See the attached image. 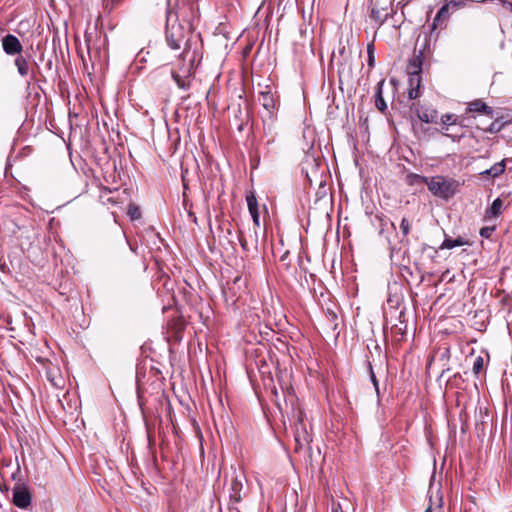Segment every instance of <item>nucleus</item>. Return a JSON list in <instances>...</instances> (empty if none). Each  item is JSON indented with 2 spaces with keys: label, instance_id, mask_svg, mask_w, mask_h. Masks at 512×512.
<instances>
[{
  "label": "nucleus",
  "instance_id": "nucleus-1",
  "mask_svg": "<svg viewBox=\"0 0 512 512\" xmlns=\"http://www.w3.org/2000/svg\"><path fill=\"white\" fill-rule=\"evenodd\" d=\"M193 43L186 41L185 47L179 56L177 70H172V78L180 89L187 90L190 87L189 77L193 73L196 64L201 59V53Z\"/></svg>",
  "mask_w": 512,
  "mask_h": 512
},
{
  "label": "nucleus",
  "instance_id": "nucleus-2",
  "mask_svg": "<svg viewBox=\"0 0 512 512\" xmlns=\"http://www.w3.org/2000/svg\"><path fill=\"white\" fill-rule=\"evenodd\" d=\"M419 182L425 183L428 190L435 196L444 200H449L459 191L460 182L454 178L444 176L424 177L413 175Z\"/></svg>",
  "mask_w": 512,
  "mask_h": 512
},
{
  "label": "nucleus",
  "instance_id": "nucleus-3",
  "mask_svg": "<svg viewBox=\"0 0 512 512\" xmlns=\"http://www.w3.org/2000/svg\"><path fill=\"white\" fill-rule=\"evenodd\" d=\"M191 34L190 23H181L176 14L169 13L166 23V42L171 49L178 50L186 41L192 42L188 37Z\"/></svg>",
  "mask_w": 512,
  "mask_h": 512
},
{
  "label": "nucleus",
  "instance_id": "nucleus-4",
  "mask_svg": "<svg viewBox=\"0 0 512 512\" xmlns=\"http://www.w3.org/2000/svg\"><path fill=\"white\" fill-rule=\"evenodd\" d=\"M259 102L267 112V114L263 117L264 127H268V129L271 130L274 123L277 107L272 88L269 85H265L263 89L259 91Z\"/></svg>",
  "mask_w": 512,
  "mask_h": 512
},
{
  "label": "nucleus",
  "instance_id": "nucleus-5",
  "mask_svg": "<svg viewBox=\"0 0 512 512\" xmlns=\"http://www.w3.org/2000/svg\"><path fill=\"white\" fill-rule=\"evenodd\" d=\"M371 5V18L381 25L392 12V2L391 0H371Z\"/></svg>",
  "mask_w": 512,
  "mask_h": 512
},
{
  "label": "nucleus",
  "instance_id": "nucleus-6",
  "mask_svg": "<svg viewBox=\"0 0 512 512\" xmlns=\"http://www.w3.org/2000/svg\"><path fill=\"white\" fill-rule=\"evenodd\" d=\"M243 479L244 476L241 477L235 475L231 479L230 487H229V497L232 504H237L241 502L244 492H243Z\"/></svg>",
  "mask_w": 512,
  "mask_h": 512
},
{
  "label": "nucleus",
  "instance_id": "nucleus-7",
  "mask_svg": "<svg viewBox=\"0 0 512 512\" xmlns=\"http://www.w3.org/2000/svg\"><path fill=\"white\" fill-rule=\"evenodd\" d=\"M13 503L21 509H26L31 504V494L26 487L16 486L14 488Z\"/></svg>",
  "mask_w": 512,
  "mask_h": 512
},
{
  "label": "nucleus",
  "instance_id": "nucleus-8",
  "mask_svg": "<svg viewBox=\"0 0 512 512\" xmlns=\"http://www.w3.org/2000/svg\"><path fill=\"white\" fill-rule=\"evenodd\" d=\"M2 47L8 55H16L22 52V45L19 39L12 34H8L2 39Z\"/></svg>",
  "mask_w": 512,
  "mask_h": 512
},
{
  "label": "nucleus",
  "instance_id": "nucleus-9",
  "mask_svg": "<svg viewBox=\"0 0 512 512\" xmlns=\"http://www.w3.org/2000/svg\"><path fill=\"white\" fill-rule=\"evenodd\" d=\"M246 202L248 206L249 213L252 217V220L257 228L260 227V214L258 209V202L254 193H250L246 196Z\"/></svg>",
  "mask_w": 512,
  "mask_h": 512
},
{
  "label": "nucleus",
  "instance_id": "nucleus-10",
  "mask_svg": "<svg viewBox=\"0 0 512 512\" xmlns=\"http://www.w3.org/2000/svg\"><path fill=\"white\" fill-rule=\"evenodd\" d=\"M408 98L416 99L420 96L421 74L409 73Z\"/></svg>",
  "mask_w": 512,
  "mask_h": 512
},
{
  "label": "nucleus",
  "instance_id": "nucleus-11",
  "mask_svg": "<svg viewBox=\"0 0 512 512\" xmlns=\"http://www.w3.org/2000/svg\"><path fill=\"white\" fill-rule=\"evenodd\" d=\"M467 111L478 112L490 116L493 114V109L480 99L470 102Z\"/></svg>",
  "mask_w": 512,
  "mask_h": 512
},
{
  "label": "nucleus",
  "instance_id": "nucleus-12",
  "mask_svg": "<svg viewBox=\"0 0 512 512\" xmlns=\"http://www.w3.org/2000/svg\"><path fill=\"white\" fill-rule=\"evenodd\" d=\"M505 160H502L500 162L495 163L493 166H491L489 169H486L480 173L483 177H492L496 178L502 175L505 171Z\"/></svg>",
  "mask_w": 512,
  "mask_h": 512
},
{
  "label": "nucleus",
  "instance_id": "nucleus-13",
  "mask_svg": "<svg viewBox=\"0 0 512 512\" xmlns=\"http://www.w3.org/2000/svg\"><path fill=\"white\" fill-rule=\"evenodd\" d=\"M383 85H384V80L379 81L376 86V92H375V105H376L377 109L381 112H385V110L387 109V104L383 98V91H382Z\"/></svg>",
  "mask_w": 512,
  "mask_h": 512
},
{
  "label": "nucleus",
  "instance_id": "nucleus-14",
  "mask_svg": "<svg viewBox=\"0 0 512 512\" xmlns=\"http://www.w3.org/2000/svg\"><path fill=\"white\" fill-rule=\"evenodd\" d=\"M441 121H442V124L445 125V127H443V131L442 133L445 135V136H449V137H452L453 140L456 139V137L452 136V134L449 133L450 131V127L452 125H455L456 124V121H457V117L454 115V114H446V115H443L441 117Z\"/></svg>",
  "mask_w": 512,
  "mask_h": 512
},
{
  "label": "nucleus",
  "instance_id": "nucleus-15",
  "mask_svg": "<svg viewBox=\"0 0 512 512\" xmlns=\"http://www.w3.org/2000/svg\"><path fill=\"white\" fill-rule=\"evenodd\" d=\"M422 63H423L422 53H420L419 55H415L413 58H411L409 60L408 67H407L408 74L409 73L421 74Z\"/></svg>",
  "mask_w": 512,
  "mask_h": 512
},
{
  "label": "nucleus",
  "instance_id": "nucleus-16",
  "mask_svg": "<svg viewBox=\"0 0 512 512\" xmlns=\"http://www.w3.org/2000/svg\"><path fill=\"white\" fill-rule=\"evenodd\" d=\"M15 66L17 67L18 73L22 77H26L29 74V64H28V61L22 55H19L15 59Z\"/></svg>",
  "mask_w": 512,
  "mask_h": 512
},
{
  "label": "nucleus",
  "instance_id": "nucleus-17",
  "mask_svg": "<svg viewBox=\"0 0 512 512\" xmlns=\"http://www.w3.org/2000/svg\"><path fill=\"white\" fill-rule=\"evenodd\" d=\"M503 202L500 198H496L490 208L486 210L487 217H498L501 214Z\"/></svg>",
  "mask_w": 512,
  "mask_h": 512
},
{
  "label": "nucleus",
  "instance_id": "nucleus-18",
  "mask_svg": "<svg viewBox=\"0 0 512 512\" xmlns=\"http://www.w3.org/2000/svg\"><path fill=\"white\" fill-rule=\"evenodd\" d=\"M466 243L467 242L462 237H458L456 239L445 238V240L443 241L440 248L441 249H452V248H455L458 246H463Z\"/></svg>",
  "mask_w": 512,
  "mask_h": 512
},
{
  "label": "nucleus",
  "instance_id": "nucleus-19",
  "mask_svg": "<svg viewBox=\"0 0 512 512\" xmlns=\"http://www.w3.org/2000/svg\"><path fill=\"white\" fill-rule=\"evenodd\" d=\"M47 378L55 388H61L63 386V379L60 376L53 375L52 371H47Z\"/></svg>",
  "mask_w": 512,
  "mask_h": 512
},
{
  "label": "nucleus",
  "instance_id": "nucleus-20",
  "mask_svg": "<svg viewBox=\"0 0 512 512\" xmlns=\"http://www.w3.org/2000/svg\"><path fill=\"white\" fill-rule=\"evenodd\" d=\"M295 438H299L303 441H310L309 435L306 429L303 427L302 422H300L299 425L296 426Z\"/></svg>",
  "mask_w": 512,
  "mask_h": 512
},
{
  "label": "nucleus",
  "instance_id": "nucleus-21",
  "mask_svg": "<svg viewBox=\"0 0 512 512\" xmlns=\"http://www.w3.org/2000/svg\"><path fill=\"white\" fill-rule=\"evenodd\" d=\"M400 229H401V232H402V235H403V239H402V241H403L404 239H406V240H407V237H408V235H409V233H410V229H411V223H410V221H409L407 218H405V217H404V218L401 220V223H400Z\"/></svg>",
  "mask_w": 512,
  "mask_h": 512
},
{
  "label": "nucleus",
  "instance_id": "nucleus-22",
  "mask_svg": "<svg viewBox=\"0 0 512 512\" xmlns=\"http://www.w3.org/2000/svg\"><path fill=\"white\" fill-rule=\"evenodd\" d=\"M483 367H484V359L482 356H478L473 363V368H472L473 373L476 375L479 374L482 371Z\"/></svg>",
  "mask_w": 512,
  "mask_h": 512
},
{
  "label": "nucleus",
  "instance_id": "nucleus-23",
  "mask_svg": "<svg viewBox=\"0 0 512 512\" xmlns=\"http://www.w3.org/2000/svg\"><path fill=\"white\" fill-rule=\"evenodd\" d=\"M367 54H368V66L373 68L375 65V56H374V45L373 43L368 44L367 46Z\"/></svg>",
  "mask_w": 512,
  "mask_h": 512
},
{
  "label": "nucleus",
  "instance_id": "nucleus-24",
  "mask_svg": "<svg viewBox=\"0 0 512 512\" xmlns=\"http://www.w3.org/2000/svg\"><path fill=\"white\" fill-rule=\"evenodd\" d=\"M494 231H495V226H486V227H482L480 229L479 233L483 238L489 239L492 236Z\"/></svg>",
  "mask_w": 512,
  "mask_h": 512
},
{
  "label": "nucleus",
  "instance_id": "nucleus-25",
  "mask_svg": "<svg viewBox=\"0 0 512 512\" xmlns=\"http://www.w3.org/2000/svg\"><path fill=\"white\" fill-rule=\"evenodd\" d=\"M502 128H503V124H500L499 121L496 120L490 124V126L486 129V131L490 132V133H497V132L501 131Z\"/></svg>",
  "mask_w": 512,
  "mask_h": 512
},
{
  "label": "nucleus",
  "instance_id": "nucleus-26",
  "mask_svg": "<svg viewBox=\"0 0 512 512\" xmlns=\"http://www.w3.org/2000/svg\"><path fill=\"white\" fill-rule=\"evenodd\" d=\"M370 379H371V382L373 383L374 385V388H375V391H376V394L379 396V383H378V380L376 378V375L374 374L373 372V369H372V366L370 365Z\"/></svg>",
  "mask_w": 512,
  "mask_h": 512
},
{
  "label": "nucleus",
  "instance_id": "nucleus-27",
  "mask_svg": "<svg viewBox=\"0 0 512 512\" xmlns=\"http://www.w3.org/2000/svg\"><path fill=\"white\" fill-rule=\"evenodd\" d=\"M128 214L130 215L131 219H138L141 215L139 209L135 206L129 207Z\"/></svg>",
  "mask_w": 512,
  "mask_h": 512
},
{
  "label": "nucleus",
  "instance_id": "nucleus-28",
  "mask_svg": "<svg viewBox=\"0 0 512 512\" xmlns=\"http://www.w3.org/2000/svg\"><path fill=\"white\" fill-rule=\"evenodd\" d=\"M419 119L425 123H432L434 121V116L429 115L428 113H423L418 115Z\"/></svg>",
  "mask_w": 512,
  "mask_h": 512
},
{
  "label": "nucleus",
  "instance_id": "nucleus-29",
  "mask_svg": "<svg viewBox=\"0 0 512 512\" xmlns=\"http://www.w3.org/2000/svg\"><path fill=\"white\" fill-rule=\"evenodd\" d=\"M122 0H105L106 7H109L110 10L115 8Z\"/></svg>",
  "mask_w": 512,
  "mask_h": 512
},
{
  "label": "nucleus",
  "instance_id": "nucleus-30",
  "mask_svg": "<svg viewBox=\"0 0 512 512\" xmlns=\"http://www.w3.org/2000/svg\"><path fill=\"white\" fill-rule=\"evenodd\" d=\"M295 442H296V449L302 448L304 445H307L309 443V441H303L299 438H295Z\"/></svg>",
  "mask_w": 512,
  "mask_h": 512
},
{
  "label": "nucleus",
  "instance_id": "nucleus-31",
  "mask_svg": "<svg viewBox=\"0 0 512 512\" xmlns=\"http://www.w3.org/2000/svg\"><path fill=\"white\" fill-rule=\"evenodd\" d=\"M239 242H240V245H241L242 249L247 251L248 250L247 240L244 239L242 236H239Z\"/></svg>",
  "mask_w": 512,
  "mask_h": 512
},
{
  "label": "nucleus",
  "instance_id": "nucleus-32",
  "mask_svg": "<svg viewBox=\"0 0 512 512\" xmlns=\"http://www.w3.org/2000/svg\"><path fill=\"white\" fill-rule=\"evenodd\" d=\"M331 512H343L340 503H333Z\"/></svg>",
  "mask_w": 512,
  "mask_h": 512
},
{
  "label": "nucleus",
  "instance_id": "nucleus-33",
  "mask_svg": "<svg viewBox=\"0 0 512 512\" xmlns=\"http://www.w3.org/2000/svg\"><path fill=\"white\" fill-rule=\"evenodd\" d=\"M306 164H309V165H311V166H313V167H314L313 177L315 178V177H316V175H317V173H318L317 165H316V164H313V163H311V162H306Z\"/></svg>",
  "mask_w": 512,
  "mask_h": 512
},
{
  "label": "nucleus",
  "instance_id": "nucleus-34",
  "mask_svg": "<svg viewBox=\"0 0 512 512\" xmlns=\"http://www.w3.org/2000/svg\"><path fill=\"white\" fill-rule=\"evenodd\" d=\"M306 177H307L308 181L310 182V184H312L313 183V177L310 176L307 171H306Z\"/></svg>",
  "mask_w": 512,
  "mask_h": 512
},
{
  "label": "nucleus",
  "instance_id": "nucleus-35",
  "mask_svg": "<svg viewBox=\"0 0 512 512\" xmlns=\"http://www.w3.org/2000/svg\"><path fill=\"white\" fill-rule=\"evenodd\" d=\"M231 512H240L237 508H230Z\"/></svg>",
  "mask_w": 512,
  "mask_h": 512
},
{
  "label": "nucleus",
  "instance_id": "nucleus-36",
  "mask_svg": "<svg viewBox=\"0 0 512 512\" xmlns=\"http://www.w3.org/2000/svg\"><path fill=\"white\" fill-rule=\"evenodd\" d=\"M425 512H432L431 507H428Z\"/></svg>",
  "mask_w": 512,
  "mask_h": 512
},
{
  "label": "nucleus",
  "instance_id": "nucleus-37",
  "mask_svg": "<svg viewBox=\"0 0 512 512\" xmlns=\"http://www.w3.org/2000/svg\"><path fill=\"white\" fill-rule=\"evenodd\" d=\"M511 12H512V4H511Z\"/></svg>",
  "mask_w": 512,
  "mask_h": 512
}]
</instances>
